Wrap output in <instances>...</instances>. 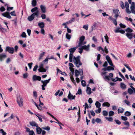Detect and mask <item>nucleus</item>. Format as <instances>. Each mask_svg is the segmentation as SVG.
Segmentation results:
<instances>
[{"mask_svg":"<svg viewBox=\"0 0 135 135\" xmlns=\"http://www.w3.org/2000/svg\"><path fill=\"white\" fill-rule=\"evenodd\" d=\"M14 48L12 47L7 46L6 49V51H8L10 54H12L14 52Z\"/></svg>","mask_w":135,"mask_h":135,"instance_id":"5","label":"nucleus"},{"mask_svg":"<svg viewBox=\"0 0 135 135\" xmlns=\"http://www.w3.org/2000/svg\"><path fill=\"white\" fill-rule=\"evenodd\" d=\"M42 129L47 131H49L50 129V128L49 127L47 126V127H43L42 128Z\"/></svg>","mask_w":135,"mask_h":135,"instance_id":"47","label":"nucleus"},{"mask_svg":"<svg viewBox=\"0 0 135 135\" xmlns=\"http://www.w3.org/2000/svg\"><path fill=\"white\" fill-rule=\"evenodd\" d=\"M103 114L104 116H107L108 115V112L105 110H104L103 112Z\"/></svg>","mask_w":135,"mask_h":135,"instance_id":"56","label":"nucleus"},{"mask_svg":"<svg viewBox=\"0 0 135 135\" xmlns=\"http://www.w3.org/2000/svg\"><path fill=\"white\" fill-rule=\"evenodd\" d=\"M79 52L80 53V54H81L82 52H83V49L82 48V47H80L79 48Z\"/></svg>","mask_w":135,"mask_h":135,"instance_id":"58","label":"nucleus"},{"mask_svg":"<svg viewBox=\"0 0 135 135\" xmlns=\"http://www.w3.org/2000/svg\"><path fill=\"white\" fill-rule=\"evenodd\" d=\"M121 88L123 89H125L126 88V85L123 83H121L120 84Z\"/></svg>","mask_w":135,"mask_h":135,"instance_id":"30","label":"nucleus"},{"mask_svg":"<svg viewBox=\"0 0 135 135\" xmlns=\"http://www.w3.org/2000/svg\"><path fill=\"white\" fill-rule=\"evenodd\" d=\"M0 133H2V135H6V133L2 129L0 130Z\"/></svg>","mask_w":135,"mask_h":135,"instance_id":"44","label":"nucleus"},{"mask_svg":"<svg viewBox=\"0 0 135 135\" xmlns=\"http://www.w3.org/2000/svg\"><path fill=\"white\" fill-rule=\"evenodd\" d=\"M73 61L77 67H79L80 66L82 65V63L80 62V60H73Z\"/></svg>","mask_w":135,"mask_h":135,"instance_id":"9","label":"nucleus"},{"mask_svg":"<svg viewBox=\"0 0 135 135\" xmlns=\"http://www.w3.org/2000/svg\"><path fill=\"white\" fill-rule=\"evenodd\" d=\"M36 116H37L38 117L39 120H40V122H42V118L41 117V116L40 115L37 114H36Z\"/></svg>","mask_w":135,"mask_h":135,"instance_id":"35","label":"nucleus"},{"mask_svg":"<svg viewBox=\"0 0 135 135\" xmlns=\"http://www.w3.org/2000/svg\"><path fill=\"white\" fill-rule=\"evenodd\" d=\"M41 77L39 76H37L36 75H34L33 77V81L37 80L40 81L41 80Z\"/></svg>","mask_w":135,"mask_h":135,"instance_id":"13","label":"nucleus"},{"mask_svg":"<svg viewBox=\"0 0 135 135\" xmlns=\"http://www.w3.org/2000/svg\"><path fill=\"white\" fill-rule=\"evenodd\" d=\"M125 6L126 8H129V5L128 3L127 2H125Z\"/></svg>","mask_w":135,"mask_h":135,"instance_id":"63","label":"nucleus"},{"mask_svg":"<svg viewBox=\"0 0 135 135\" xmlns=\"http://www.w3.org/2000/svg\"><path fill=\"white\" fill-rule=\"evenodd\" d=\"M23 78L25 79L27 78L28 76V74L27 73H25L23 74Z\"/></svg>","mask_w":135,"mask_h":135,"instance_id":"57","label":"nucleus"},{"mask_svg":"<svg viewBox=\"0 0 135 135\" xmlns=\"http://www.w3.org/2000/svg\"><path fill=\"white\" fill-rule=\"evenodd\" d=\"M40 7L42 12L44 13H45L46 12V8L45 6L42 5H41Z\"/></svg>","mask_w":135,"mask_h":135,"instance_id":"18","label":"nucleus"},{"mask_svg":"<svg viewBox=\"0 0 135 135\" xmlns=\"http://www.w3.org/2000/svg\"><path fill=\"white\" fill-rule=\"evenodd\" d=\"M70 78L71 81L72 82L74 83H75V81L74 80V79L73 78V76L72 75H70Z\"/></svg>","mask_w":135,"mask_h":135,"instance_id":"41","label":"nucleus"},{"mask_svg":"<svg viewBox=\"0 0 135 135\" xmlns=\"http://www.w3.org/2000/svg\"><path fill=\"white\" fill-rule=\"evenodd\" d=\"M95 105L97 108H100L101 106V104L98 101H97L95 104Z\"/></svg>","mask_w":135,"mask_h":135,"instance_id":"32","label":"nucleus"},{"mask_svg":"<svg viewBox=\"0 0 135 135\" xmlns=\"http://www.w3.org/2000/svg\"><path fill=\"white\" fill-rule=\"evenodd\" d=\"M75 97L76 96L75 95H73L69 91L68 96L69 99L70 100L74 99Z\"/></svg>","mask_w":135,"mask_h":135,"instance_id":"11","label":"nucleus"},{"mask_svg":"<svg viewBox=\"0 0 135 135\" xmlns=\"http://www.w3.org/2000/svg\"><path fill=\"white\" fill-rule=\"evenodd\" d=\"M83 28L85 29L86 30H87L88 28V25H84L83 27Z\"/></svg>","mask_w":135,"mask_h":135,"instance_id":"51","label":"nucleus"},{"mask_svg":"<svg viewBox=\"0 0 135 135\" xmlns=\"http://www.w3.org/2000/svg\"><path fill=\"white\" fill-rule=\"evenodd\" d=\"M115 33L120 32L122 34H124L125 33V31L123 30L120 28H117L115 30Z\"/></svg>","mask_w":135,"mask_h":135,"instance_id":"12","label":"nucleus"},{"mask_svg":"<svg viewBox=\"0 0 135 135\" xmlns=\"http://www.w3.org/2000/svg\"><path fill=\"white\" fill-rule=\"evenodd\" d=\"M39 27L41 28H44L45 26V24L43 22H39L38 24Z\"/></svg>","mask_w":135,"mask_h":135,"instance_id":"20","label":"nucleus"},{"mask_svg":"<svg viewBox=\"0 0 135 135\" xmlns=\"http://www.w3.org/2000/svg\"><path fill=\"white\" fill-rule=\"evenodd\" d=\"M47 113L49 114V115H50V116H51L53 118H54V119H55L56 121L57 122H56L58 124H60L61 123L59 122V121L55 117H54L50 113H49L48 112H47Z\"/></svg>","mask_w":135,"mask_h":135,"instance_id":"23","label":"nucleus"},{"mask_svg":"<svg viewBox=\"0 0 135 135\" xmlns=\"http://www.w3.org/2000/svg\"><path fill=\"white\" fill-rule=\"evenodd\" d=\"M37 108L40 110H42L44 108H46L45 107H42L40 105L38 106Z\"/></svg>","mask_w":135,"mask_h":135,"instance_id":"45","label":"nucleus"},{"mask_svg":"<svg viewBox=\"0 0 135 135\" xmlns=\"http://www.w3.org/2000/svg\"><path fill=\"white\" fill-rule=\"evenodd\" d=\"M31 3L32 6L34 7L36 6L37 4L36 0H32Z\"/></svg>","mask_w":135,"mask_h":135,"instance_id":"29","label":"nucleus"},{"mask_svg":"<svg viewBox=\"0 0 135 135\" xmlns=\"http://www.w3.org/2000/svg\"><path fill=\"white\" fill-rule=\"evenodd\" d=\"M126 11L127 13L128 14H130L131 12V11H130L129 8H126Z\"/></svg>","mask_w":135,"mask_h":135,"instance_id":"49","label":"nucleus"},{"mask_svg":"<svg viewBox=\"0 0 135 135\" xmlns=\"http://www.w3.org/2000/svg\"><path fill=\"white\" fill-rule=\"evenodd\" d=\"M103 79H107L108 80H110V79L109 78L108 76L107 75H105L104 76H103Z\"/></svg>","mask_w":135,"mask_h":135,"instance_id":"54","label":"nucleus"},{"mask_svg":"<svg viewBox=\"0 0 135 135\" xmlns=\"http://www.w3.org/2000/svg\"><path fill=\"white\" fill-rule=\"evenodd\" d=\"M120 6L123 9H124L125 8V7L124 6V3L122 2H121V4H120Z\"/></svg>","mask_w":135,"mask_h":135,"instance_id":"61","label":"nucleus"},{"mask_svg":"<svg viewBox=\"0 0 135 135\" xmlns=\"http://www.w3.org/2000/svg\"><path fill=\"white\" fill-rule=\"evenodd\" d=\"M29 135H35V133L33 131H31L29 132Z\"/></svg>","mask_w":135,"mask_h":135,"instance_id":"64","label":"nucleus"},{"mask_svg":"<svg viewBox=\"0 0 135 135\" xmlns=\"http://www.w3.org/2000/svg\"><path fill=\"white\" fill-rule=\"evenodd\" d=\"M108 62L109 63L110 66H108L107 67V70L110 71L111 70H114V66L113 65L111 60H107Z\"/></svg>","mask_w":135,"mask_h":135,"instance_id":"1","label":"nucleus"},{"mask_svg":"<svg viewBox=\"0 0 135 135\" xmlns=\"http://www.w3.org/2000/svg\"><path fill=\"white\" fill-rule=\"evenodd\" d=\"M79 46H78V45L76 46L75 47H74L73 48H71L69 49V51L70 52V54H73V53L75 51V50Z\"/></svg>","mask_w":135,"mask_h":135,"instance_id":"15","label":"nucleus"},{"mask_svg":"<svg viewBox=\"0 0 135 135\" xmlns=\"http://www.w3.org/2000/svg\"><path fill=\"white\" fill-rule=\"evenodd\" d=\"M114 114V112L112 111H110L109 113V116H110L113 115Z\"/></svg>","mask_w":135,"mask_h":135,"instance_id":"42","label":"nucleus"},{"mask_svg":"<svg viewBox=\"0 0 135 135\" xmlns=\"http://www.w3.org/2000/svg\"><path fill=\"white\" fill-rule=\"evenodd\" d=\"M20 36L23 38H26L27 36L25 32H23L21 35Z\"/></svg>","mask_w":135,"mask_h":135,"instance_id":"39","label":"nucleus"},{"mask_svg":"<svg viewBox=\"0 0 135 135\" xmlns=\"http://www.w3.org/2000/svg\"><path fill=\"white\" fill-rule=\"evenodd\" d=\"M51 79L49 78L48 80H46L44 81L41 80V82L42 83H43V85L46 86L47 84L49 83V81Z\"/></svg>","mask_w":135,"mask_h":135,"instance_id":"14","label":"nucleus"},{"mask_svg":"<svg viewBox=\"0 0 135 135\" xmlns=\"http://www.w3.org/2000/svg\"><path fill=\"white\" fill-rule=\"evenodd\" d=\"M124 65L127 69H128L129 70V71H131L132 70L128 66H127V65L126 64H124Z\"/></svg>","mask_w":135,"mask_h":135,"instance_id":"60","label":"nucleus"},{"mask_svg":"<svg viewBox=\"0 0 135 135\" xmlns=\"http://www.w3.org/2000/svg\"><path fill=\"white\" fill-rule=\"evenodd\" d=\"M35 16L38 17V12L33 13L30 16H28L27 18L28 20L29 21H31L34 18Z\"/></svg>","mask_w":135,"mask_h":135,"instance_id":"3","label":"nucleus"},{"mask_svg":"<svg viewBox=\"0 0 135 135\" xmlns=\"http://www.w3.org/2000/svg\"><path fill=\"white\" fill-rule=\"evenodd\" d=\"M106 119L109 122H113V119L112 117H105Z\"/></svg>","mask_w":135,"mask_h":135,"instance_id":"38","label":"nucleus"},{"mask_svg":"<svg viewBox=\"0 0 135 135\" xmlns=\"http://www.w3.org/2000/svg\"><path fill=\"white\" fill-rule=\"evenodd\" d=\"M95 121L97 123H102L101 120L99 118H96L95 119Z\"/></svg>","mask_w":135,"mask_h":135,"instance_id":"34","label":"nucleus"},{"mask_svg":"<svg viewBox=\"0 0 135 135\" xmlns=\"http://www.w3.org/2000/svg\"><path fill=\"white\" fill-rule=\"evenodd\" d=\"M113 12L115 14V17L117 18L118 16V13L119 12V10L117 9L114 10L113 11Z\"/></svg>","mask_w":135,"mask_h":135,"instance_id":"24","label":"nucleus"},{"mask_svg":"<svg viewBox=\"0 0 135 135\" xmlns=\"http://www.w3.org/2000/svg\"><path fill=\"white\" fill-rule=\"evenodd\" d=\"M33 97L35 99H36L37 97V92L35 91H33Z\"/></svg>","mask_w":135,"mask_h":135,"instance_id":"46","label":"nucleus"},{"mask_svg":"<svg viewBox=\"0 0 135 135\" xmlns=\"http://www.w3.org/2000/svg\"><path fill=\"white\" fill-rule=\"evenodd\" d=\"M75 18H72L71 20L68 21V24H70L72 22H74L75 21Z\"/></svg>","mask_w":135,"mask_h":135,"instance_id":"37","label":"nucleus"},{"mask_svg":"<svg viewBox=\"0 0 135 135\" xmlns=\"http://www.w3.org/2000/svg\"><path fill=\"white\" fill-rule=\"evenodd\" d=\"M124 109L123 108L119 107L118 109V112L119 113H122L123 112Z\"/></svg>","mask_w":135,"mask_h":135,"instance_id":"27","label":"nucleus"},{"mask_svg":"<svg viewBox=\"0 0 135 135\" xmlns=\"http://www.w3.org/2000/svg\"><path fill=\"white\" fill-rule=\"evenodd\" d=\"M133 90L130 88L128 89V93L130 94H132L133 92Z\"/></svg>","mask_w":135,"mask_h":135,"instance_id":"33","label":"nucleus"},{"mask_svg":"<svg viewBox=\"0 0 135 135\" xmlns=\"http://www.w3.org/2000/svg\"><path fill=\"white\" fill-rule=\"evenodd\" d=\"M126 36L129 39L131 40L133 37V35L132 33H127Z\"/></svg>","mask_w":135,"mask_h":135,"instance_id":"19","label":"nucleus"},{"mask_svg":"<svg viewBox=\"0 0 135 135\" xmlns=\"http://www.w3.org/2000/svg\"><path fill=\"white\" fill-rule=\"evenodd\" d=\"M44 64L43 63L41 64L40 66L39 67L40 68L38 69V71L40 72H45L46 71V69L43 68Z\"/></svg>","mask_w":135,"mask_h":135,"instance_id":"8","label":"nucleus"},{"mask_svg":"<svg viewBox=\"0 0 135 135\" xmlns=\"http://www.w3.org/2000/svg\"><path fill=\"white\" fill-rule=\"evenodd\" d=\"M124 115L127 116H129L131 115V113L129 111H127L125 113Z\"/></svg>","mask_w":135,"mask_h":135,"instance_id":"40","label":"nucleus"},{"mask_svg":"<svg viewBox=\"0 0 135 135\" xmlns=\"http://www.w3.org/2000/svg\"><path fill=\"white\" fill-rule=\"evenodd\" d=\"M130 8L131 12L135 15V3L134 2H133L132 3Z\"/></svg>","mask_w":135,"mask_h":135,"instance_id":"7","label":"nucleus"},{"mask_svg":"<svg viewBox=\"0 0 135 135\" xmlns=\"http://www.w3.org/2000/svg\"><path fill=\"white\" fill-rule=\"evenodd\" d=\"M66 37L67 39L68 40H70L71 38V36L68 33H67L66 35Z\"/></svg>","mask_w":135,"mask_h":135,"instance_id":"36","label":"nucleus"},{"mask_svg":"<svg viewBox=\"0 0 135 135\" xmlns=\"http://www.w3.org/2000/svg\"><path fill=\"white\" fill-rule=\"evenodd\" d=\"M123 123L125 125L127 126L128 127L129 126V124L128 122L125 121Z\"/></svg>","mask_w":135,"mask_h":135,"instance_id":"55","label":"nucleus"},{"mask_svg":"<svg viewBox=\"0 0 135 135\" xmlns=\"http://www.w3.org/2000/svg\"><path fill=\"white\" fill-rule=\"evenodd\" d=\"M45 54V52H43L42 53H41L40 55L39 56V59H41L43 56Z\"/></svg>","mask_w":135,"mask_h":135,"instance_id":"52","label":"nucleus"},{"mask_svg":"<svg viewBox=\"0 0 135 135\" xmlns=\"http://www.w3.org/2000/svg\"><path fill=\"white\" fill-rule=\"evenodd\" d=\"M121 119L122 120L126 121L128 119V118L126 117L122 116L121 117Z\"/></svg>","mask_w":135,"mask_h":135,"instance_id":"50","label":"nucleus"},{"mask_svg":"<svg viewBox=\"0 0 135 135\" xmlns=\"http://www.w3.org/2000/svg\"><path fill=\"white\" fill-rule=\"evenodd\" d=\"M2 15L4 17H7L8 18L11 19V16L10 15L9 13L8 12L3 13L2 14Z\"/></svg>","mask_w":135,"mask_h":135,"instance_id":"10","label":"nucleus"},{"mask_svg":"<svg viewBox=\"0 0 135 135\" xmlns=\"http://www.w3.org/2000/svg\"><path fill=\"white\" fill-rule=\"evenodd\" d=\"M81 94L82 91L81 89H79L78 90V91L77 93L76 94V95H77V94L80 95Z\"/></svg>","mask_w":135,"mask_h":135,"instance_id":"53","label":"nucleus"},{"mask_svg":"<svg viewBox=\"0 0 135 135\" xmlns=\"http://www.w3.org/2000/svg\"><path fill=\"white\" fill-rule=\"evenodd\" d=\"M85 37L84 36H82L80 37L79 39V41L78 45V46H81L83 44V42L85 39Z\"/></svg>","mask_w":135,"mask_h":135,"instance_id":"6","label":"nucleus"},{"mask_svg":"<svg viewBox=\"0 0 135 135\" xmlns=\"http://www.w3.org/2000/svg\"><path fill=\"white\" fill-rule=\"evenodd\" d=\"M82 47L83 50H85L87 51H89L90 50V45L89 44H88L87 46H83Z\"/></svg>","mask_w":135,"mask_h":135,"instance_id":"16","label":"nucleus"},{"mask_svg":"<svg viewBox=\"0 0 135 135\" xmlns=\"http://www.w3.org/2000/svg\"><path fill=\"white\" fill-rule=\"evenodd\" d=\"M30 124L32 126L36 127H37L38 126L37 123L35 121H32L29 122Z\"/></svg>","mask_w":135,"mask_h":135,"instance_id":"21","label":"nucleus"},{"mask_svg":"<svg viewBox=\"0 0 135 135\" xmlns=\"http://www.w3.org/2000/svg\"><path fill=\"white\" fill-rule=\"evenodd\" d=\"M119 25L121 27L123 28H125L126 27V26L125 25L122 23H120Z\"/></svg>","mask_w":135,"mask_h":135,"instance_id":"62","label":"nucleus"},{"mask_svg":"<svg viewBox=\"0 0 135 135\" xmlns=\"http://www.w3.org/2000/svg\"><path fill=\"white\" fill-rule=\"evenodd\" d=\"M17 102L20 107H22L23 106V100L20 96L19 95L17 97Z\"/></svg>","mask_w":135,"mask_h":135,"instance_id":"2","label":"nucleus"},{"mask_svg":"<svg viewBox=\"0 0 135 135\" xmlns=\"http://www.w3.org/2000/svg\"><path fill=\"white\" fill-rule=\"evenodd\" d=\"M31 12H32L33 13L34 12H35L34 13H36L37 12H38V16L39 14V11L38 10V8L37 7H35L33 8H32L31 10Z\"/></svg>","mask_w":135,"mask_h":135,"instance_id":"17","label":"nucleus"},{"mask_svg":"<svg viewBox=\"0 0 135 135\" xmlns=\"http://www.w3.org/2000/svg\"><path fill=\"white\" fill-rule=\"evenodd\" d=\"M101 111V108H98L97 110H95V112L97 113H99Z\"/></svg>","mask_w":135,"mask_h":135,"instance_id":"48","label":"nucleus"},{"mask_svg":"<svg viewBox=\"0 0 135 135\" xmlns=\"http://www.w3.org/2000/svg\"><path fill=\"white\" fill-rule=\"evenodd\" d=\"M83 72L82 69H79L78 71L77 70H76L75 71V76L76 77H78L79 74L80 75H82L83 74Z\"/></svg>","mask_w":135,"mask_h":135,"instance_id":"4","label":"nucleus"},{"mask_svg":"<svg viewBox=\"0 0 135 135\" xmlns=\"http://www.w3.org/2000/svg\"><path fill=\"white\" fill-rule=\"evenodd\" d=\"M110 105V104L108 102H104L102 104V106L103 107L107 106L108 107H109Z\"/></svg>","mask_w":135,"mask_h":135,"instance_id":"31","label":"nucleus"},{"mask_svg":"<svg viewBox=\"0 0 135 135\" xmlns=\"http://www.w3.org/2000/svg\"><path fill=\"white\" fill-rule=\"evenodd\" d=\"M81 83L82 85L83 86H86V82L84 80H82L81 81Z\"/></svg>","mask_w":135,"mask_h":135,"instance_id":"43","label":"nucleus"},{"mask_svg":"<svg viewBox=\"0 0 135 135\" xmlns=\"http://www.w3.org/2000/svg\"><path fill=\"white\" fill-rule=\"evenodd\" d=\"M73 54H69V59H74V56L73 55Z\"/></svg>","mask_w":135,"mask_h":135,"instance_id":"59","label":"nucleus"},{"mask_svg":"<svg viewBox=\"0 0 135 135\" xmlns=\"http://www.w3.org/2000/svg\"><path fill=\"white\" fill-rule=\"evenodd\" d=\"M86 92L88 94L90 95L91 93V88L90 87L87 86Z\"/></svg>","mask_w":135,"mask_h":135,"instance_id":"26","label":"nucleus"},{"mask_svg":"<svg viewBox=\"0 0 135 135\" xmlns=\"http://www.w3.org/2000/svg\"><path fill=\"white\" fill-rule=\"evenodd\" d=\"M6 55L4 53L0 54V59H5L6 58Z\"/></svg>","mask_w":135,"mask_h":135,"instance_id":"25","label":"nucleus"},{"mask_svg":"<svg viewBox=\"0 0 135 135\" xmlns=\"http://www.w3.org/2000/svg\"><path fill=\"white\" fill-rule=\"evenodd\" d=\"M36 130L37 133L39 134H40L41 133L42 131L40 127H39L38 126L36 127Z\"/></svg>","mask_w":135,"mask_h":135,"instance_id":"22","label":"nucleus"},{"mask_svg":"<svg viewBox=\"0 0 135 135\" xmlns=\"http://www.w3.org/2000/svg\"><path fill=\"white\" fill-rule=\"evenodd\" d=\"M125 31L127 33H131L133 32V30L131 28L128 27L125 30Z\"/></svg>","mask_w":135,"mask_h":135,"instance_id":"28","label":"nucleus"}]
</instances>
